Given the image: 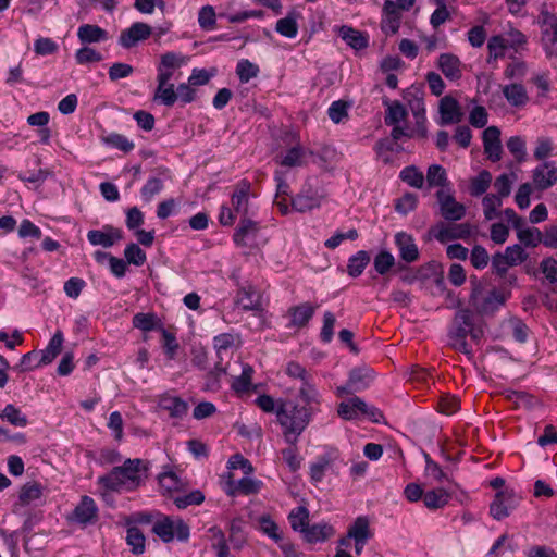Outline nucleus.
I'll use <instances>...</instances> for the list:
<instances>
[{"label": "nucleus", "instance_id": "22", "mask_svg": "<svg viewBox=\"0 0 557 557\" xmlns=\"http://www.w3.org/2000/svg\"><path fill=\"white\" fill-rule=\"evenodd\" d=\"M400 20L401 14L396 10L395 2L393 0H386L383 5L382 32L386 35L396 34L400 26Z\"/></svg>", "mask_w": 557, "mask_h": 557}, {"label": "nucleus", "instance_id": "27", "mask_svg": "<svg viewBox=\"0 0 557 557\" xmlns=\"http://www.w3.org/2000/svg\"><path fill=\"white\" fill-rule=\"evenodd\" d=\"M505 99L511 107L521 108L529 101L525 87L520 83H511L502 87Z\"/></svg>", "mask_w": 557, "mask_h": 557}, {"label": "nucleus", "instance_id": "6", "mask_svg": "<svg viewBox=\"0 0 557 557\" xmlns=\"http://www.w3.org/2000/svg\"><path fill=\"white\" fill-rule=\"evenodd\" d=\"M233 473L228 471L223 475V490L227 495L234 496L236 494H256L261 490L262 482L253 479L250 475H245L240 480L236 481L233 478Z\"/></svg>", "mask_w": 557, "mask_h": 557}, {"label": "nucleus", "instance_id": "17", "mask_svg": "<svg viewBox=\"0 0 557 557\" xmlns=\"http://www.w3.org/2000/svg\"><path fill=\"white\" fill-rule=\"evenodd\" d=\"M122 238V232L110 225H104L100 230H90L87 233V239L92 246L112 247Z\"/></svg>", "mask_w": 557, "mask_h": 557}, {"label": "nucleus", "instance_id": "39", "mask_svg": "<svg viewBox=\"0 0 557 557\" xmlns=\"http://www.w3.org/2000/svg\"><path fill=\"white\" fill-rule=\"evenodd\" d=\"M314 306L309 302L301 304L299 306H295L289 309L290 314V323L294 326L301 327L305 326L309 320L312 318L314 311Z\"/></svg>", "mask_w": 557, "mask_h": 557}, {"label": "nucleus", "instance_id": "20", "mask_svg": "<svg viewBox=\"0 0 557 557\" xmlns=\"http://www.w3.org/2000/svg\"><path fill=\"white\" fill-rule=\"evenodd\" d=\"M298 394L300 400L304 403V406H301L304 409L313 416L320 411L321 394L315 387L313 380L300 384Z\"/></svg>", "mask_w": 557, "mask_h": 557}, {"label": "nucleus", "instance_id": "60", "mask_svg": "<svg viewBox=\"0 0 557 557\" xmlns=\"http://www.w3.org/2000/svg\"><path fill=\"white\" fill-rule=\"evenodd\" d=\"M503 201L499 196L494 194L486 195L482 200L483 212L486 220H493L497 216V210Z\"/></svg>", "mask_w": 557, "mask_h": 557}, {"label": "nucleus", "instance_id": "44", "mask_svg": "<svg viewBox=\"0 0 557 557\" xmlns=\"http://www.w3.org/2000/svg\"><path fill=\"white\" fill-rule=\"evenodd\" d=\"M370 262V256L364 250H359L348 259L347 272L351 277H358L362 274Z\"/></svg>", "mask_w": 557, "mask_h": 557}, {"label": "nucleus", "instance_id": "49", "mask_svg": "<svg viewBox=\"0 0 557 557\" xmlns=\"http://www.w3.org/2000/svg\"><path fill=\"white\" fill-rule=\"evenodd\" d=\"M126 543L135 555H140L145 552L146 539L144 533L137 527H131L127 529Z\"/></svg>", "mask_w": 557, "mask_h": 557}, {"label": "nucleus", "instance_id": "38", "mask_svg": "<svg viewBox=\"0 0 557 557\" xmlns=\"http://www.w3.org/2000/svg\"><path fill=\"white\" fill-rule=\"evenodd\" d=\"M334 533V528L331 524L323 522L309 525L302 535L307 542L317 543L330 539Z\"/></svg>", "mask_w": 557, "mask_h": 557}, {"label": "nucleus", "instance_id": "21", "mask_svg": "<svg viewBox=\"0 0 557 557\" xmlns=\"http://www.w3.org/2000/svg\"><path fill=\"white\" fill-rule=\"evenodd\" d=\"M441 124L448 125L459 123L463 117V112L458 101L449 96H446L440 101Z\"/></svg>", "mask_w": 557, "mask_h": 557}, {"label": "nucleus", "instance_id": "9", "mask_svg": "<svg viewBox=\"0 0 557 557\" xmlns=\"http://www.w3.org/2000/svg\"><path fill=\"white\" fill-rule=\"evenodd\" d=\"M151 34V26L143 22H136L121 32L117 42L122 48L131 49L149 38Z\"/></svg>", "mask_w": 557, "mask_h": 557}, {"label": "nucleus", "instance_id": "63", "mask_svg": "<svg viewBox=\"0 0 557 557\" xmlns=\"http://www.w3.org/2000/svg\"><path fill=\"white\" fill-rule=\"evenodd\" d=\"M525 74L527 64L518 59H513L504 70V76L508 79H522Z\"/></svg>", "mask_w": 557, "mask_h": 557}, {"label": "nucleus", "instance_id": "37", "mask_svg": "<svg viewBox=\"0 0 557 557\" xmlns=\"http://www.w3.org/2000/svg\"><path fill=\"white\" fill-rule=\"evenodd\" d=\"M158 86L154 92V100L160 103L172 107L177 101L174 85L168 79L157 78Z\"/></svg>", "mask_w": 557, "mask_h": 557}, {"label": "nucleus", "instance_id": "3", "mask_svg": "<svg viewBox=\"0 0 557 557\" xmlns=\"http://www.w3.org/2000/svg\"><path fill=\"white\" fill-rule=\"evenodd\" d=\"M152 532L164 543H170L175 537L181 542H185L189 539L190 534L189 527L183 520H173L169 517L156 521Z\"/></svg>", "mask_w": 557, "mask_h": 557}, {"label": "nucleus", "instance_id": "7", "mask_svg": "<svg viewBox=\"0 0 557 557\" xmlns=\"http://www.w3.org/2000/svg\"><path fill=\"white\" fill-rule=\"evenodd\" d=\"M481 294V285H474L470 295V305L478 313L485 314L493 312L505 302V297L496 290L491 292L490 295L480 302L479 298Z\"/></svg>", "mask_w": 557, "mask_h": 557}, {"label": "nucleus", "instance_id": "36", "mask_svg": "<svg viewBox=\"0 0 557 557\" xmlns=\"http://www.w3.org/2000/svg\"><path fill=\"white\" fill-rule=\"evenodd\" d=\"M370 530V521L366 516H359L354 523L349 527L347 537L359 540L361 543H367L372 537Z\"/></svg>", "mask_w": 557, "mask_h": 557}, {"label": "nucleus", "instance_id": "40", "mask_svg": "<svg viewBox=\"0 0 557 557\" xmlns=\"http://www.w3.org/2000/svg\"><path fill=\"white\" fill-rule=\"evenodd\" d=\"M161 490L164 493L180 492L185 488V482L172 470L163 471L158 476Z\"/></svg>", "mask_w": 557, "mask_h": 557}, {"label": "nucleus", "instance_id": "43", "mask_svg": "<svg viewBox=\"0 0 557 557\" xmlns=\"http://www.w3.org/2000/svg\"><path fill=\"white\" fill-rule=\"evenodd\" d=\"M133 326L144 332H150L158 329L162 331L163 329L160 319L156 313L144 312L136 313L133 317Z\"/></svg>", "mask_w": 557, "mask_h": 557}, {"label": "nucleus", "instance_id": "42", "mask_svg": "<svg viewBox=\"0 0 557 557\" xmlns=\"http://www.w3.org/2000/svg\"><path fill=\"white\" fill-rule=\"evenodd\" d=\"M500 35L503 36L508 48L515 52L523 50L528 44V37L511 25H509V27L505 29Z\"/></svg>", "mask_w": 557, "mask_h": 557}, {"label": "nucleus", "instance_id": "48", "mask_svg": "<svg viewBox=\"0 0 557 557\" xmlns=\"http://www.w3.org/2000/svg\"><path fill=\"white\" fill-rule=\"evenodd\" d=\"M248 190L249 185H244V187L237 189L232 195V206L234 212L239 215H247L249 212V200H248Z\"/></svg>", "mask_w": 557, "mask_h": 557}, {"label": "nucleus", "instance_id": "2", "mask_svg": "<svg viewBox=\"0 0 557 557\" xmlns=\"http://www.w3.org/2000/svg\"><path fill=\"white\" fill-rule=\"evenodd\" d=\"M143 461L140 459H128L121 467H115L107 475L98 479L106 490L132 491L136 488L143 478Z\"/></svg>", "mask_w": 557, "mask_h": 557}, {"label": "nucleus", "instance_id": "12", "mask_svg": "<svg viewBox=\"0 0 557 557\" xmlns=\"http://www.w3.org/2000/svg\"><path fill=\"white\" fill-rule=\"evenodd\" d=\"M533 185L539 190H545L557 183V166L552 161H544L532 171Z\"/></svg>", "mask_w": 557, "mask_h": 557}, {"label": "nucleus", "instance_id": "10", "mask_svg": "<svg viewBox=\"0 0 557 557\" xmlns=\"http://www.w3.org/2000/svg\"><path fill=\"white\" fill-rule=\"evenodd\" d=\"M188 58L180 52L170 51L161 55L157 66V78L171 81L175 72L185 65Z\"/></svg>", "mask_w": 557, "mask_h": 557}, {"label": "nucleus", "instance_id": "24", "mask_svg": "<svg viewBox=\"0 0 557 557\" xmlns=\"http://www.w3.org/2000/svg\"><path fill=\"white\" fill-rule=\"evenodd\" d=\"M159 407L169 412L170 417L182 419L187 414L188 404L177 396L164 394L159 399Z\"/></svg>", "mask_w": 557, "mask_h": 557}, {"label": "nucleus", "instance_id": "59", "mask_svg": "<svg viewBox=\"0 0 557 557\" xmlns=\"http://www.w3.org/2000/svg\"><path fill=\"white\" fill-rule=\"evenodd\" d=\"M394 264H395V258L387 250L380 251L375 256L374 261H373L375 271L382 275L387 273L394 267Z\"/></svg>", "mask_w": 557, "mask_h": 557}, {"label": "nucleus", "instance_id": "46", "mask_svg": "<svg viewBox=\"0 0 557 557\" xmlns=\"http://www.w3.org/2000/svg\"><path fill=\"white\" fill-rule=\"evenodd\" d=\"M321 203V198L318 194H298L292 201L295 210L299 212L310 211L318 208Z\"/></svg>", "mask_w": 557, "mask_h": 557}, {"label": "nucleus", "instance_id": "31", "mask_svg": "<svg viewBox=\"0 0 557 557\" xmlns=\"http://www.w3.org/2000/svg\"><path fill=\"white\" fill-rule=\"evenodd\" d=\"M450 500V494L443 487L429 490L424 493L423 504L429 510L444 508Z\"/></svg>", "mask_w": 557, "mask_h": 557}, {"label": "nucleus", "instance_id": "4", "mask_svg": "<svg viewBox=\"0 0 557 557\" xmlns=\"http://www.w3.org/2000/svg\"><path fill=\"white\" fill-rule=\"evenodd\" d=\"M435 196L443 219L456 222L465 218L467 212L466 206L456 200L451 188L438 189Z\"/></svg>", "mask_w": 557, "mask_h": 557}, {"label": "nucleus", "instance_id": "26", "mask_svg": "<svg viewBox=\"0 0 557 557\" xmlns=\"http://www.w3.org/2000/svg\"><path fill=\"white\" fill-rule=\"evenodd\" d=\"M77 38L84 45L98 44L108 40V32L95 24H83L77 29Z\"/></svg>", "mask_w": 557, "mask_h": 557}, {"label": "nucleus", "instance_id": "41", "mask_svg": "<svg viewBox=\"0 0 557 557\" xmlns=\"http://www.w3.org/2000/svg\"><path fill=\"white\" fill-rule=\"evenodd\" d=\"M487 63L496 62L510 50L500 34L491 36L487 40Z\"/></svg>", "mask_w": 557, "mask_h": 557}, {"label": "nucleus", "instance_id": "32", "mask_svg": "<svg viewBox=\"0 0 557 557\" xmlns=\"http://www.w3.org/2000/svg\"><path fill=\"white\" fill-rule=\"evenodd\" d=\"M63 344V334L58 331L50 338L47 347L40 351L39 360L37 361V366L48 364L54 360V358L60 354Z\"/></svg>", "mask_w": 557, "mask_h": 557}, {"label": "nucleus", "instance_id": "47", "mask_svg": "<svg viewBox=\"0 0 557 557\" xmlns=\"http://www.w3.org/2000/svg\"><path fill=\"white\" fill-rule=\"evenodd\" d=\"M399 178L413 188L421 189L424 186V175L414 165L405 166L399 173Z\"/></svg>", "mask_w": 557, "mask_h": 557}, {"label": "nucleus", "instance_id": "14", "mask_svg": "<svg viewBox=\"0 0 557 557\" xmlns=\"http://www.w3.org/2000/svg\"><path fill=\"white\" fill-rule=\"evenodd\" d=\"M432 235L441 243H447L454 239H466L471 235V226L468 223L438 225L432 228Z\"/></svg>", "mask_w": 557, "mask_h": 557}, {"label": "nucleus", "instance_id": "56", "mask_svg": "<svg viewBox=\"0 0 557 557\" xmlns=\"http://www.w3.org/2000/svg\"><path fill=\"white\" fill-rule=\"evenodd\" d=\"M506 146L509 152L518 162H523L527 156L525 140L521 136H511L508 138Z\"/></svg>", "mask_w": 557, "mask_h": 557}, {"label": "nucleus", "instance_id": "25", "mask_svg": "<svg viewBox=\"0 0 557 557\" xmlns=\"http://www.w3.org/2000/svg\"><path fill=\"white\" fill-rule=\"evenodd\" d=\"M437 67L450 81L461 77V62L455 54L442 53L437 59Z\"/></svg>", "mask_w": 557, "mask_h": 557}, {"label": "nucleus", "instance_id": "34", "mask_svg": "<svg viewBox=\"0 0 557 557\" xmlns=\"http://www.w3.org/2000/svg\"><path fill=\"white\" fill-rule=\"evenodd\" d=\"M206 536L211 542V547L216 552L218 557H228L227 540L221 528L216 525L210 527L207 530Z\"/></svg>", "mask_w": 557, "mask_h": 557}, {"label": "nucleus", "instance_id": "5", "mask_svg": "<svg viewBox=\"0 0 557 557\" xmlns=\"http://www.w3.org/2000/svg\"><path fill=\"white\" fill-rule=\"evenodd\" d=\"M337 413L344 420H354L360 416H367L372 421L379 422V420L382 418V412L379 409L368 406L359 397H352L347 401L341 403L337 409Z\"/></svg>", "mask_w": 557, "mask_h": 557}, {"label": "nucleus", "instance_id": "62", "mask_svg": "<svg viewBox=\"0 0 557 557\" xmlns=\"http://www.w3.org/2000/svg\"><path fill=\"white\" fill-rule=\"evenodd\" d=\"M124 256L128 263L136 267L143 265L147 260L146 252L137 244L133 243L125 247Z\"/></svg>", "mask_w": 557, "mask_h": 557}, {"label": "nucleus", "instance_id": "30", "mask_svg": "<svg viewBox=\"0 0 557 557\" xmlns=\"http://www.w3.org/2000/svg\"><path fill=\"white\" fill-rule=\"evenodd\" d=\"M338 35L348 46L355 50H361L368 47V36L350 26L343 25L338 29Z\"/></svg>", "mask_w": 557, "mask_h": 557}, {"label": "nucleus", "instance_id": "35", "mask_svg": "<svg viewBox=\"0 0 557 557\" xmlns=\"http://www.w3.org/2000/svg\"><path fill=\"white\" fill-rule=\"evenodd\" d=\"M383 103L386 107L384 116L386 125L401 124L406 122L408 112L399 101L384 100Z\"/></svg>", "mask_w": 557, "mask_h": 557}, {"label": "nucleus", "instance_id": "23", "mask_svg": "<svg viewBox=\"0 0 557 557\" xmlns=\"http://www.w3.org/2000/svg\"><path fill=\"white\" fill-rule=\"evenodd\" d=\"M395 244L404 261L410 263L418 259L419 250L411 235L405 232H398L395 235Z\"/></svg>", "mask_w": 557, "mask_h": 557}, {"label": "nucleus", "instance_id": "45", "mask_svg": "<svg viewBox=\"0 0 557 557\" xmlns=\"http://www.w3.org/2000/svg\"><path fill=\"white\" fill-rule=\"evenodd\" d=\"M288 520L292 529L302 534L309 527V511L304 506L296 507L289 512Z\"/></svg>", "mask_w": 557, "mask_h": 557}, {"label": "nucleus", "instance_id": "61", "mask_svg": "<svg viewBox=\"0 0 557 557\" xmlns=\"http://www.w3.org/2000/svg\"><path fill=\"white\" fill-rule=\"evenodd\" d=\"M75 60L77 64L85 65L101 61L102 55L96 49L84 46L75 52Z\"/></svg>", "mask_w": 557, "mask_h": 557}, {"label": "nucleus", "instance_id": "54", "mask_svg": "<svg viewBox=\"0 0 557 557\" xmlns=\"http://www.w3.org/2000/svg\"><path fill=\"white\" fill-rule=\"evenodd\" d=\"M198 24L203 30H213L216 26V14L212 5L207 4L198 12Z\"/></svg>", "mask_w": 557, "mask_h": 557}, {"label": "nucleus", "instance_id": "50", "mask_svg": "<svg viewBox=\"0 0 557 557\" xmlns=\"http://www.w3.org/2000/svg\"><path fill=\"white\" fill-rule=\"evenodd\" d=\"M492 183V174L483 170L470 181V194L473 197L483 195Z\"/></svg>", "mask_w": 557, "mask_h": 557}, {"label": "nucleus", "instance_id": "33", "mask_svg": "<svg viewBox=\"0 0 557 557\" xmlns=\"http://www.w3.org/2000/svg\"><path fill=\"white\" fill-rule=\"evenodd\" d=\"M426 182L428 188L438 187L450 188L449 181L447 176L446 170L440 164H432L426 170V176L424 177V183Z\"/></svg>", "mask_w": 557, "mask_h": 557}, {"label": "nucleus", "instance_id": "53", "mask_svg": "<svg viewBox=\"0 0 557 557\" xmlns=\"http://www.w3.org/2000/svg\"><path fill=\"white\" fill-rule=\"evenodd\" d=\"M164 187L163 180L159 176H151L140 189V195L146 202H150L154 196L160 194Z\"/></svg>", "mask_w": 557, "mask_h": 557}, {"label": "nucleus", "instance_id": "13", "mask_svg": "<svg viewBox=\"0 0 557 557\" xmlns=\"http://www.w3.org/2000/svg\"><path fill=\"white\" fill-rule=\"evenodd\" d=\"M484 153L492 162H497L503 156L500 129L497 126H488L482 134Z\"/></svg>", "mask_w": 557, "mask_h": 557}, {"label": "nucleus", "instance_id": "8", "mask_svg": "<svg viewBox=\"0 0 557 557\" xmlns=\"http://www.w3.org/2000/svg\"><path fill=\"white\" fill-rule=\"evenodd\" d=\"M542 30V45L548 54L557 52V17L548 12H542L539 18Z\"/></svg>", "mask_w": 557, "mask_h": 557}, {"label": "nucleus", "instance_id": "16", "mask_svg": "<svg viewBox=\"0 0 557 557\" xmlns=\"http://www.w3.org/2000/svg\"><path fill=\"white\" fill-rule=\"evenodd\" d=\"M259 230V223L244 218L233 235V240L238 247L252 246L256 243Z\"/></svg>", "mask_w": 557, "mask_h": 557}, {"label": "nucleus", "instance_id": "57", "mask_svg": "<svg viewBox=\"0 0 557 557\" xmlns=\"http://www.w3.org/2000/svg\"><path fill=\"white\" fill-rule=\"evenodd\" d=\"M103 143L124 152H129L135 147L132 140L117 133H111L103 137Z\"/></svg>", "mask_w": 557, "mask_h": 557}, {"label": "nucleus", "instance_id": "28", "mask_svg": "<svg viewBox=\"0 0 557 557\" xmlns=\"http://www.w3.org/2000/svg\"><path fill=\"white\" fill-rule=\"evenodd\" d=\"M301 14L296 10H292L283 18H280L275 24V30L283 37L293 39L298 34V20Z\"/></svg>", "mask_w": 557, "mask_h": 557}, {"label": "nucleus", "instance_id": "64", "mask_svg": "<svg viewBox=\"0 0 557 557\" xmlns=\"http://www.w3.org/2000/svg\"><path fill=\"white\" fill-rule=\"evenodd\" d=\"M540 269L546 280L557 287V260L552 257L545 258L541 261Z\"/></svg>", "mask_w": 557, "mask_h": 557}, {"label": "nucleus", "instance_id": "19", "mask_svg": "<svg viewBox=\"0 0 557 557\" xmlns=\"http://www.w3.org/2000/svg\"><path fill=\"white\" fill-rule=\"evenodd\" d=\"M312 154V150L301 145H295L287 149L285 153L277 159V162L286 168H301L307 164L308 158Z\"/></svg>", "mask_w": 557, "mask_h": 557}, {"label": "nucleus", "instance_id": "18", "mask_svg": "<svg viewBox=\"0 0 557 557\" xmlns=\"http://www.w3.org/2000/svg\"><path fill=\"white\" fill-rule=\"evenodd\" d=\"M472 313L469 309L459 310L454 319V324L449 331V337L467 338L468 334L476 339L478 333L472 330Z\"/></svg>", "mask_w": 557, "mask_h": 557}, {"label": "nucleus", "instance_id": "15", "mask_svg": "<svg viewBox=\"0 0 557 557\" xmlns=\"http://www.w3.org/2000/svg\"><path fill=\"white\" fill-rule=\"evenodd\" d=\"M98 517V507L95 500L89 496H83L81 502L74 508L71 520L87 525L96 522Z\"/></svg>", "mask_w": 557, "mask_h": 557}, {"label": "nucleus", "instance_id": "11", "mask_svg": "<svg viewBox=\"0 0 557 557\" xmlns=\"http://www.w3.org/2000/svg\"><path fill=\"white\" fill-rule=\"evenodd\" d=\"M517 504L518 497L513 491L504 490L496 494L490 506V512L494 519L502 520L509 516Z\"/></svg>", "mask_w": 557, "mask_h": 557}, {"label": "nucleus", "instance_id": "58", "mask_svg": "<svg viewBox=\"0 0 557 557\" xmlns=\"http://www.w3.org/2000/svg\"><path fill=\"white\" fill-rule=\"evenodd\" d=\"M350 104L343 100H337L331 103L327 109L329 117L335 124L343 122L348 116V109Z\"/></svg>", "mask_w": 557, "mask_h": 557}, {"label": "nucleus", "instance_id": "51", "mask_svg": "<svg viewBox=\"0 0 557 557\" xmlns=\"http://www.w3.org/2000/svg\"><path fill=\"white\" fill-rule=\"evenodd\" d=\"M260 69L257 64L247 59H242L236 65V74L240 83H248L250 79L259 75Z\"/></svg>", "mask_w": 557, "mask_h": 557}, {"label": "nucleus", "instance_id": "1", "mask_svg": "<svg viewBox=\"0 0 557 557\" xmlns=\"http://www.w3.org/2000/svg\"><path fill=\"white\" fill-rule=\"evenodd\" d=\"M312 417L313 414L300 405L281 400L276 410V420L282 428L285 442L295 445Z\"/></svg>", "mask_w": 557, "mask_h": 557}, {"label": "nucleus", "instance_id": "29", "mask_svg": "<svg viewBox=\"0 0 557 557\" xmlns=\"http://www.w3.org/2000/svg\"><path fill=\"white\" fill-rule=\"evenodd\" d=\"M334 458L331 455L319 456L315 461L310 463L309 474L314 484L322 482L326 473L333 471Z\"/></svg>", "mask_w": 557, "mask_h": 557}, {"label": "nucleus", "instance_id": "55", "mask_svg": "<svg viewBox=\"0 0 557 557\" xmlns=\"http://www.w3.org/2000/svg\"><path fill=\"white\" fill-rule=\"evenodd\" d=\"M517 237L527 247H536L542 243V232L536 227L521 228Z\"/></svg>", "mask_w": 557, "mask_h": 557}, {"label": "nucleus", "instance_id": "52", "mask_svg": "<svg viewBox=\"0 0 557 557\" xmlns=\"http://www.w3.org/2000/svg\"><path fill=\"white\" fill-rule=\"evenodd\" d=\"M2 420L8 421L10 424L18 428H24L27 424V418L14 405H7L0 414Z\"/></svg>", "mask_w": 557, "mask_h": 557}]
</instances>
